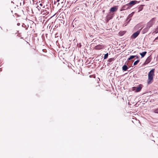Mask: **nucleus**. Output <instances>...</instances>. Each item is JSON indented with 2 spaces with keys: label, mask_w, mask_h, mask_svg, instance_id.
Masks as SVG:
<instances>
[{
  "label": "nucleus",
  "mask_w": 158,
  "mask_h": 158,
  "mask_svg": "<svg viewBox=\"0 0 158 158\" xmlns=\"http://www.w3.org/2000/svg\"><path fill=\"white\" fill-rule=\"evenodd\" d=\"M142 85L141 84H140L137 87H134V88H136L135 92H139L142 89Z\"/></svg>",
  "instance_id": "5"
},
{
  "label": "nucleus",
  "mask_w": 158,
  "mask_h": 158,
  "mask_svg": "<svg viewBox=\"0 0 158 158\" xmlns=\"http://www.w3.org/2000/svg\"><path fill=\"white\" fill-rule=\"evenodd\" d=\"M140 33V31H138L134 33L131 36V38L132 39H135L139 35Z\"/></svg>",
  "instance_id": "3"
},
{
  "label": "nucleus",
  "mask_w": 158,
  "mask_h": 158,
  "mask_svg": "<svg viewBox=\"0 0 158 158\" xmlns=\"http://www.w3.org/2000/svg\"><path fill=\"white\" fill-rule=\"evenodd\" d=\"M114 58H110L109 59L108 61L109 62H111L114 61Z\"/></svg>",
  "instance_id": "15"
},
{
  "label": "nucleus",
  "mask_w": 158,
  "mask_h": 158,
  "mask_svg": "<svg viewBox=\"0 0 158 158\" xmlns=\"http://www.w3.org/2000/svg\"><path fill=\"white\" fill-rule=\"evenodd\" d=\"M39 9H40V8H38V9L39 10Z\"/></svg>",
  "instance_id": "30"
},
{
  "label": "nucleus",
  "mask_w": 158,
  "mask_h": 158,
  "mask_svg": "<svg viewBox=\"0 0 158 158\" xmlns=\"http://www.w3.org/2000/svg\"><path fill=\"white\" fill-rule=\"evenodd\" d=\"M39 9H40V8H38V9L39 10Z\"/></svg>",
  "instance_id": "32"
},
{
  "label": "nucleus",
  "mask_w": 158,
  "mask_h": 158,
  "mask_svg": "<svg viewBox=\"0 0 158 158\" xmlns=\"http://www.w3.org/2000/svg\"><path fill=\"white\" fill-rule=\"evenodd\" d=\"M117 8L115 6H114L111 7L110 10V12H114L117 11Z\"/></svg>",
  "instance_id": "8"
},
{
  "label": "nucleus",
  "mask_w": 158,
  "mask_h": 158,
  "mask_svg": "<svg viewBox=\"0 0 158 158\" xmlns=\"http://www.w3.org/2000/svg\"><path fill=\"white\" fill-rule=\"evenodd\" d=\"M144 6V5H140L138 7L139 10L138 11V12H139L141 11L143 9V6Z\"/></svg>",
  "instance_id": "12"
},
{
  "label": "nucleus",
  "mask_w": 158,
  "mask_h": 158,
  "mask_svg": "<svg viewBox=\"0 0 158 158\" xmlns=\"http://www.w3.org/2000/svg\"><path fill=\"white\" fill-rule=\"evenodd\" d=\"M134 12H132L131 13V14H132V15H133V14H134Z\"/></svg>",
  "instance_id": "26"
},
{
  "label": "nucleus",
  "mask_w": 158,
  "mask_h": 158,
  "mask_svg": "<svg viewBox=\"0 0 158 158\" xmlns=\"http://www.w3.org/2000/svg\"><path fill=\"white\" fill-rule=\"evenodd\" d=\"M128 69L127 66L125 64L122 67L123 70L124 71L127 70Z\"/></svg>",
  "instance_id": "10"
},
{
  "label": "nucleus",
  "mask_w": 158,
  "mask_h": 158,
  "mask_svg": "<svg viewBox=\"0 0 158 158\" xmlns=\"http://www.w3.org/2000/svg\"><path fill=\"white\" fill-rule=\"evenodd\" d=\"M155 69H152L151 70L148 74V84H150L151 82V81L152 80L153 78V76H154Z\"/></svg>",
  "instance_id": "1"
},
{
  "label": "nucleus",
  "mask_w": 158,
  "mask_h": 158,
  "mask_svg": "<svg viewBox=\"0 0 158 158\" xmlns=\"http://www.w3.org/2000/svg\"><path fill=\"white\" fill-rule=\"evenodd\" d=\"M108 53H107L105 55H104V59H107L108 57Z\"/></svg>",
  "instance_id": "17"
},
{
  "label": "nucleus",
  "mask_w": 158,
  "mask_h": 158,
  "mask_svg": "<svg viewBox=\"0 0 158 158\" xmlns=\"http://www.w3.org/2000/svg\"><path fill=\"white\" fill-rule=\"evenodd\" d=\"M20 23H18L17 24V26H20Z\"/></svg>",
  "instance_id": "23"
},
{
  "label": "nucleus",
  "mask_w": 158,
  "mask_h": 158,
  "mask_svg": "<svg viewBox=\"0 0 158 158\" xmlns=\"http://www.w3.org/2000/svg\"><path fill=\"white\" fill-rule=\"evenodd\" d=\"M139 60H137L134 63L133 65L135 66L137 65V64L139 62Z\"/></svg>",
  "instance_id": "14"
},
{
  "label": "nucleus",
  "mask_w": 158,
  "mask_h": 158,
  "mask_svg": "<svg viewBox=\"0 0 158 158\" xmlns=\"http://www.w3.org/2000/svg\"><path fill=\"white\" fill-rule=\"evenodd\" d=\"M154 111L155 113L158 114V108L155 110Z\"/></svg>",
  "instance_id": "20"
},
{
  "label": "nucleus",
  "mask_w": 158,
  "mask_h": 158,
  "mask_svg": "<svg viewBox=\"0 0 158 158\" xmlns=\"http://www.w3.org/2000/svg\"><path fill=\"white\" fill-rule=\"evenodd\" d=\"M131 20V19H130L128 21V22H129Z\"/></svg>",
  "instance_id": "29"
},
{
  "label": "nucleus",
  "mask_w": 158,
  "mask_h": 158,
  "mask_svg": "<svg viewBox=\"0 0 158 158\" xmlns=\"http://www.w3.org/2000/svg\"><path fill=\"white\" fill-rule=\"evenodd\" d=\"M40 6H43V4L42 3L40 4Z\"/></svg>",
  "instance_id": "25"
},
{
  "label": "nucleus",
  "mask_w": 158,
  "mask_h": 158,
  "mask_svg": "<svg viewBox=\"0 0 158 158\" xmlns=\"http://www.w3.org/2000/svg\"><path fill=\"white\" fill-rule=\"evenodd\" d=\"M156 18H152L150 21L147 23L146 28H145L144 30L147 29L148 30L154 24Z\"/></svg>",
  "instance_id": "2"
},
{
  "label": "nucleus",
  "mask_w": 158,
  "mask_h": 158,
  "mask_svg": "<svg viewBox=\"0 0 158 158\" xmlns=\"http://www.w3.org/2000/svg\"><path fill=\"white\" fill-rule=\"evenodd\" d=\"M147 52L146 51L143 52L142 53H140V55L141 56V57L143 58L146 55L147 53Z\"/></svg>",
  "instance_id": "11"
},
{
  "label": "nucleus",
  "mask_w": 158,
  "mask_h": 158,
  "mask_svg": "<svg viewBox=\"0 0 158 158\" xmlns=\"http://www.w3.org/2000/svg\"><path fill=\"white\" fill-rule=\"evenodd\" d=\"M109 64H110V63H108V65Z\"/></svg>",
  "instance_id": "33"
},
{
  "label": "nucleus",
  "mask_w": 158,
  "mask_h": 158,
  "mask_svg": "<svg viewBox=\"0 0 158 158\" xmlns=\"http://www.w3.org/2000/svg\"><path fill=\"white\" fill-rule=\"evenodd\" d=\"M158 40V36L156 37L155 39V40Z\"/></svg>",
  "instance_id": "24"
},
{
  "label": "nucleus",
  "mask_w": 158,
  "mask_h": 158,
  "mask_svg": "<svg viewBox=\"0 0 158 158\" xmlns=\"http://www.w3.org/2000/svg\"><path fill=\"white\" fill-rule=\"evenodd\" d=\"M154 32H155L156 33H157L158 32V26L155 29V31Z\"/></svg>",
  "instance_id": "19"
},
{
  "label": "nucleus",
  "mask_w": 158,
  "mask_h": 158,
  "mask_svg": "<svg viewBox=\"0 0 158 158\" xmlns=\"http://www.w3.org/2000/svg\"><path fill=\"white\" fill-rule=\"evenodd\" d=\"M135 57V56H131L128 59V60H131Z\"/></svg>",
  "instance_id": "13"
},
{
  "label": "nucleus",
  "mask_w": 158,
  "mask_h": 158,
  "mask_svg": "<svg viewBox=\"0 0 158 158\" xmlns=\"http://www.w3.org/2000/svg\"><path fill=\"white\" fill-rule=\"evenodd\" d=\"M156 8L158 9V6L156 7Z\"/></svg>",
  "instance_id": "28"
},
{
  "label": "nucleus",
  "mask_w": 158,
  "mask_h": 158,
  "mask_svg": "<svg viewBox=\"0 0 158 158\" xmlns=\"http://www.w3.org/2000/svg\"><path fill=\"white\" fill-rule=\"evenodd\" d=\"M60 0H56L57 2H59Z\"/></svg>",
  "instance_id": "27"
},
{
  "label": "nucleus",
  "mask_w": 158,
  "mask_h": 158,
  "mask_svg": "<svg viewBox=\"0 0 158 158\" xmlns=\"http://www.w3.org/2000/svg\"><path fill=\"white\" fill-rule=\"evenodd\" d=\"M39 9H40V8H38V9L39 10Z\"/></svg>",
  "instance_id": "31"
},
{
  "label": "nucleus",
  "mask_w": 158,
  "mask_h": 158,
  "mask_svg": "<svg viewBox=\"0 0 158 158\" xmlns=\"http://www.w3.org/2000/svg\"><path fill=\"white\" fill-rule=\"evenodd\" d=\"M151 59L150 56L148 57L145 62L143 64L146 65L149 63L151 61Z\"/></svg>",
  "instance_id": "6"
},
{
  "label": "nucleus",
  "mask_w": 158,
  "mask_h": 158,
  "mask_svg": "<svg viewBox=\"0 0 158 158\" xmlns=\"http://www.w3.org/2000/svg\"><path fill=\"white\" fill-rule=\"evenodd\" d=\"M132 16V14H129L128 16L127 17V20L128 21V19H129V18H131Z\"/></svg>",
  "instance_id": "18"
},
{
  "label": "nucleus",
  "mask_w": 158,
  "mask_h": 158,
  "mask_svg": "<svg viewBox=\"0 0 158 158\" xmlns=\"http://www.w3.org/2000/svg\"><path fill=\"white\" fill-rule=\"evenodd\" d=\"M124 34V33H122V32H119V35H123Z\"/></svg>",
  "instance_id": "21"
},
{
  "label": "nucleus",
  "mask_w": 158,
  "mask_h": 158,
  "mask_svg": "<svg viewBox=\"0 0 158 158\" xmlns=\"http://www.w3.org/2000/svg\"><path fill=\"white\" fill-rule=\"evenodd\" d=\"M138 2L136 0H133L130 2L129 3H128V4L129 5V6L131 5L132 6L136 4Z\"/></svg>",
  "instance_id": "7"
},
{
  "label": "nucleus",
  "mask_w": 158,
  "mask_h": 158,
  "mask_svg": "<svg viewBox=\"0 0 158 158\" xmlns=\"http://www.w3.org/2000/svg\"><path fill=\"white\" fill-rule=\"evenodd\" d=\"M113 16L112 15H108L107 16V19L109 20L113 18Z\"/></svg>",
  "instance_id": "16"
},
{
  "label": "nucleus",
  "mask_w": 158,
  "mask_h": 158,
  "mask_svg": "<svg viewBox=\"0 0 158 158\" xmlns=\"http://www.w3.org/2000/svg\"><path fill=\"white\" fill-rule=\"evenodd\" d=\"M131 7L129 6L128 3L123 5L122 7L121 11L125 10L130 8Z\"/></svg>",
  "instance_id": "4"
},
{
  "label": "nucleus",
  "mask_w": 158,
  "mask_h": 158,
  "mask_svg": "<svg viewBox=\"0 0 158 158\" xmlns=\"http://www.w3.org/2000/svg\"><path fill=\"white\" fill-rule=\"evenodd\" d=\"M134 56H135V57L136 58V59H138L139 57V56L137 55Z\"/></svg>",
  "instance_id": "22"
},
{
  "label": "nucleus",
  "mask_w": 158,
  "mask_h": 158,
  "mask_svg": "<svg viewBox=\"0 0 158 158\" xmlns=\"http://www.w3.org/2000/svg\"><path fill=\"white\" fill-rule=\"evenodd\" d=\"M102 46L101 45H98L95 47V48L97 50H100L102 49Z\"/></svg>",
  "instance_id": "9"
}]
</instances>
